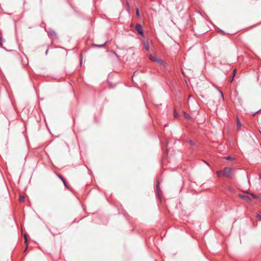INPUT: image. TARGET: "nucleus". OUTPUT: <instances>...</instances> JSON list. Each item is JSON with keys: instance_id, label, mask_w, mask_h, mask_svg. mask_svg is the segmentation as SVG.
I'll list each match as a JSON object with an SVG mask.
<instances>
[{"instance_id": "nucleus-1", "label": "nucleus", "mask_w": 261, "mask_h": 261, "mask_svg": "<svg viewBox=\"0 0 261 261\" xmlns=\"http://www.w3.org/2000/svg\"><path fill=\"white\" fill-rule=\"evenodd\" d=\"M232 169L230 167H226L224 168L223 173V175L228 178H231L232 177Z\"/></svg>"}, {"instance_id": "nucleus-2", "label": "nucleus", "mask_w": 261, "mask_h": 261, "mask_svg": "<svg viewBox=\"0 0 261 261\" xmlns=\"http://www.w3.org/2000/svg\"><path fill=\"white\" fill-rule=\"evenodd\" d=\"M136 29L137 32L140 35H143V29L142 27L140 24L137 23L136 26Z\"/></svg>"}, {"instance_id": "nucleus-3", "label": "nucleus", "mask_w": 261, "mask_h": 261, "mask_svg": "<svg viewBox=\"0 0 261 261\" xmlns=\"http://www.w3.org/2000/svg\"><path fill=\"white\" fill-rule=\"evenodd\" d=\"M149 59L152 61L157 62L158 63L160 64H163V61L160 59H156L155 57H153L152 56H150L149 57Z\"/></svg>"}, {"instance_id": "nucleus-4", "label": "nucleus", "mask_w": 261, "mask_h": 261, "mask_svg": "<svg viewBox=\"0 0 261 261\" xmlns=\"http://www.w3.org/2000/svg\"><path fill=\"white\" fill-rule=\"evenodd\" d=\"M239 196L241 198L243 199V200H245L246 201L249 203L252 201L251 198L247 195L240 194Z\"/></svg>"}, {"instance_id": "nucleus-5", "label": "nucleus", "mask_w": 261, "mask_h": 261, "mask_svg": "<svg viewBox=\"0 0 261 261\" xmlns=\"http://www.w3.org/2000/svg\"><path fill=\"white\" fill-rule=\"evenodd\" d=\"M48 35L49 37L51 38H56L57 36L56 32L53 30H49L48 31Z\"/></svg>"}, {"instance_id": "nucleus-6", "label": "nucleus", "mask_w": 261, "mask_h": 261, "mask_svg": "<svg viewBox=\"0 0 261 261\" xmlns=\"http://www.w3.org/2000/svg\"><path fill=\"white\" fill-rule=\"evenodd\" d=\"M156 191L158 195H160V193H161V191L160 189V181L159 180H157V184H156Z\"/></svg>"}, {"instance_id": "nucleus-7", "label": "nucleus", "mask_w": 261, "mask_h": 261, "mask_svg": "<svg viewBox=\"0 0 261 261\" xmlns=\"http://www.w3.org/2000/svg\"><path fill=\"white\" fill-rule=\"evenodd\" d=\"M236 73V69H235L233 70L232 77L228 79V81L229 82L231 83L233 81V78L235 76Z\"/></svg>"}, {"instance_id": "nucleus-8", "label": "nucleus", "mask_w": 261, "mask_h": 261, "mask_svg": "<svg viewBox=\"0 0 261 261\" xmlns=\"http://www.w3.org/2000/svg\"><path fill=\"white\" fill-rule=\"evenodd\" d=\"M106 43L107 42H105L103 44H100V45L93 44L92 46H97V47H103L106 45Z\"/></svg>"}, {"instance_id": "nucleus-9", "label": "nucleus", "mask_w": 261, "mask_h": 261, "mask_svg": "<svg viewBox=\"0 0 261 261\" xmlns=\"http://www.w3.org/2000/svg\"><path fill=\"white\" fill-rule=\"evenodd\" d=\"M184 116L185 117L188 119H191V117L190 116V115L188 114H187V113H186L185 112H184Z\"/></svg>"}, {"instance_id": "nucleus-10", "label": "nucleus", "mask_w": 261, "mask_h": 261, "mask_svg": "<svg viewBox=\"0 0 261 261\" xmlns=\"http://www.w3.org/2000/svg\"><path fill=\"white\" fill-rule=\"evenodd\" d=\"M24 199H25V197L23 196L20 195L19 198V200L20 202H24Z\"/></svg>"}, {"instance_id": "nucleus-11", "label": "nucleus", "mask_w": 261, "mask_h": 261, "mask_svg": "<svg viewBox=\"0 0 261 261\" xmlns=\"http://www.w3.org/2000/svg\"><path fill=\"white\" fill-rule=\"evenodd\" d=\"M227 190L230 193H232L233 192V189L231 187H228Z\"/></svg>"}, {"instance_id": "nucleus-12", "label": "nucleus", "mask_w": 261, "mask_h": 261, "mask_svg": "<svg viewBox=\"0 0 261 261\" xmlns=\"http://www.w3.org/2000/svg\"><path fill=\"white\" fill-rule=\"evenodd\" d=\"M250 194H251V195L252 196V197H253L254 198L257 199H259V200H260V199H261V197H259V196H256V195H254V194H252V193H250Z\"/></svg>"}, {"instance_id": "nucleus-13", "label": "nucleus", "mask_w": 261, "mask_h": 261, "mask_svg": "<svg viewBox=\"0 0 261 261\" xmlns=\"http://www.w3.org/2000/svg\"><path fill=\"white\" fill-rule=\"evenodd\" d=\"M144 47L147 50H148L149 49V45L148 43H145L144 44Z\"/></svg>"}, {"instance_id": "nucleus-14", "label": "nucleus", "mask_w": 261, "mask_h": 261, "mask_svg": "<svg viewBox=\"0 0 261 261\" xmlns=\"http://www.w3.org/2000/svg\"><path fill=\"white\" fill-rule=\"evenodd\" d=\"M216 173H217L218 177H220V175H221V173H222V171L221 170H219V171H217Z\"/></svg>"}, {"instance_id": "nucleus-15", "label": "nucleus", "mask_w": 261, "mask_h": 261, "mask_svg": "<svg viewBox=\"0 0 261 261\" xmlns=\"http://www.w3.org/2000/svg\"><path fill=\"white\" fill-rule=\"evenodd\" d=\"M136 15L138 16V17H139L140 16V13H139V9L138 8H136Z\"/></svg>"}, {"instance_id": "nucleus-16", "label": "nucleus", "mask_w": 261, "mask_h": 261, "mask_svg": "<svg viewBox=\"0 0 261 261\" xmlns=\"http://www.w3.org/2000/svg\"><path fill=\"white\" fill-rule=\"evenodd\" d=\"M4 39L2 37H0V46L2 45V43L4 42Z\"/></svg>"}, {"instance_id": "nucleus-17", "label": "nucleus", "mask_w": 261, "mask_h": 261, "mask_svg": "<svg viewBox=\"0 0 261 261\" xmlns=\"http://www.w3.org/2000/svg\"><path fill=\"white\" fill-rule=\"evenodd\" d=\"M225 159L227 160H229V161H231V160H232L233 159L230 156H228L225 157Z\"/></svg>"}, {"instance_id": "nucleus-18", "label": "nucleus", "mask_w": 261, "mask_h": 261, "mask_svg": "<svg viewBox=\"0 0 261 261\" xmlns=\"http://www.w3.org/2000/svg\"><path fill=\"white\" fill-rule=\"evenodd\" d=\"M189 143L191 145H195V143L192 140H190L189 141Z\"/></svg>"}, {"instance_id": "nucleus-19", "label": "nucleus", "mask_w": 261, "mask_h": 261, "mask_svg": "<svg viewBox=\"0 0 261 261\" xmlns=\"http://www.w3.org/2000/svg\"><path fill=\"white\" fill-rule=\"evenodd\" d=\"M256 218H257L259 220H261V215L260 214L256 215Z\"/></svg>"}, {"instance_id": "nucleus-20", "label": "nucleus", "mask_w": 261, "mask_h": 261, "mask_svg": "<svg viewBox=\"0 0 261 261\" xmlns=\"http://www.w3.org/2000/svg\"><path fill=\"white\" fill-rule=\"evenodd\" d=\"M219 92H220L221 96L222 97L223 99H224V96H223V94L222 92L221 91H220V90H219Z\"/></svg>"}, {"instance_id": "nucleus-21", "label": "nucleus", "mask_w": 261, "mask_h": 261, "mask_svg": "<svg viewBox=\"0 0 261 261\" xmlns=\"http://www.w3.org/2000/svg\"><path fill=\"white\" fill-rule=\"evenodd\" d=\"M240 127H241V123H240V121H238V123H237V127L238 128H240Z\"/></svg>"}, {"instance_id": "nucleus-22", "label": "nucleus", "mask_w": 261, "mask_h": 261, "mask_svg": "<svg viewBox=\"0 0 261 261\" xmlns=\"http://www.w3.org/2000/svg\"><path fill=\"white\" fill-rule=\"evenodd\" d=\"M174 116L175 117H178V113L176 112H174Z\"/></svg>"}, {"instance_id": "nucleus-23", "label": "nucleus", "mask_w": 261, "mask_h": 261, "mask_svg": "<svg viewBox=\"0 0 261 261\" xmlns=\"http://www.w3.org/2000/svg\"><path fill=\"white\" fill-rule=\"evenodd\" d=\"M24 238L25 243H27V236L25 234L24 235Z\"/></svg>"}, {"instance_id": "nucleus-24", "label": "nucleus", "mask_w": 261, "mask_h": 261, "mask_svg": "<svg viewBox=\"0 0 261 261\" xmlns=\"http://www.w3.org/2000/svg\"><path fill=\"white\" fill-rule=\"evenodd\" d=\"M62 181H63V184H64V186L66 187V186H67V185H66V181H65V179H63Z\"/></svg>"}, {"instance_id": "nucleus-25", "label": "nucleus", "mask_w": 261, "mask_h": 261, "mask_svg": "<svg viewBox=\"0 0 261 261\" xmlns=\"http://www.w3.org/2000/svg\"><path fill=\"white\" fill-rule=\"evenodd\" d=\"M58 177L62 180V181L63 180V179H64L61 175H58Z\"/></svg>"}, {"instance_id": "nucleus-26", "label": "nucleus", "mask_w": 261, "mask_h": 261, "mask_svg": "<svg viewBox=\"0 0 261 261\" xmlns=\"http://www.w3.org/2000/svg\"><path fill=\"white\" fill-rule=\"evenodd\" d=\"M261 111V109L258 111H257L255 113H254V114H253V115H254L255 114H257L258 112Z\"/></svg>"}, {"instance_id": "nucleus-27", "label": "nucleus", "mask_w": 261, "mask_h": 261, "mask_svg": "<svg viewBox=\"0 0 261 261\" xmlns=\"http://www.w3.org/2000/svg\"><path fill=\"white\" fill-rule=\"evenodd\" d=\"M243 192L245 193H248V194H249V192H248V190H246V191H243Z\"/></svg>"}, {"instance_id": "nucleus-28", "label": "nucleus", "mask_w": 261, "mask_h": 261, "mask_svg": "<svg viewBox=\"0 0 261 261\" xmlns=\"http://www.w3.org/2000/svg\"><path fill=\"white\" fill-rule=\"evenodd\" d=\"M136 73H137V71H136V72H134V75L132 76V79H133V77L135 76V75L136 74Z\"/></svg>"}, {"instance_id": "nucleus-29", "label": "nucleus", "mask_w": 261, "mask_h": 261, "mask_svg": "<svg viewBox=\"0 0 261 261\" xmlns=\"http://www.w3.org/2000/svg\"><path fill=\"white\" fill-rule=\"evenodd\" d=\"M28 248V245L27 244L24 251H25Z\"/></svg>"}, {"instance_id": "nucleus-30", "label": "nucleus", "mask_w": 261, "mask_h": 261, "mask_svg": "<svg viewBox=\"0 0 261 261\" xmlns=\"http://www.w3.org/2000/svg\"><path fill=\"white\" fill-rule=\"evenodd\" d=\"M47 53H48V49H47L45 51V54L47 55Z\"/></svg>"}, {"instance_id": "nucleus-31", "label": "nucleus", "mask_w": 261, "mask_h": 261, "mask_svg": "<svg viewBox=\"0 0 261 261\" xmlns=\"http://www.w3.org/2000/svg\"><path fill=\"white\" fill-rule=\"evenodd\" d=\"M259 177H260V178H261V174L260 175Z\"/></svg>"}]
</instances>
